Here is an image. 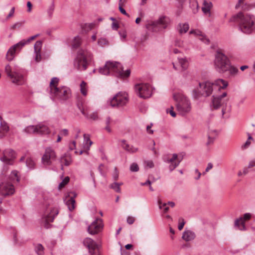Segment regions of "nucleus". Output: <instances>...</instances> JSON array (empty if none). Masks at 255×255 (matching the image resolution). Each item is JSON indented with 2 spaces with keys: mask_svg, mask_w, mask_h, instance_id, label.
Masks as SVG:
<instances>
[{
  "mask_svg": "<svg viewBox=\"0 0 255 255\" xmlns=\"http://www.w3.org/2000/svg\"><path fill=\"white\" fill-rule=\"evenodd\" d=\"M69 180L70 179L69 177L67 176L65 177V178L62 180V181L59 184V187H63L65 185H66L69 182Z\"/></svg>",
  "mask_w": 255,
  "mask_h": 255,
  "instance_id": "obj_43",
  "label": "nucleus"
},
{
  "mask_svg": "<svg viewBox=\"0 0 255 255\" xmlns=\"http://www.w3.org/2000/svg\"><path fill=\"white\" fill-rule=\"evenodd\" d=\"M15 156V152L11 149H8L4 151L3 156L1 157V160L6 164H11Z\"/></svg>",
  "mask_w": 255,
  "mask_h": 255,
  "instance_id": "obj_20",
  "label": "nucleus"
},
{
  "mask_svg": "<svg viewBox=\"0 0 255 255\" xmlns=\"http://www.w3.org/2000/svg\"><path fill=\"white\" fill-rule=\"evenodd\" d=\"M122 147L129 152L134 153L138 150L137 148L134 147L133 146L130 145L129 144L127 143L126 141L125 140H122Z\"/></svg>",
  "mask_w": 255,
  "mask_h": 255,
  "instance_id": "obj_26",
  "label": "nucleus"
},
{
  "mask_svg": "<svg viewBox=\"0 0 255 255\" xmlns=\"http://www.w3.org/2000/svg\"><path fill=\"white\" fill-rule=\"evenodd\" d=\"M60 133L61 135L66 136L68 134V130L67 129H62L60 131Z\"/></svg>",
  "mask_w": 255,
  "mask_h": 255,
  "instance_id": "obj_59",
  "label": "nucleus"
},
{
  "mask_svg": "<svg viewBox=\"0 0 255 255\" xmlns=\"http://www.w3.org/2000/svg\"><path fill=\"white\" fill-rule=\"evenodd\" d=\"M50 132L49 128L42 123L37 124V134H47Z\"/></svg>",
  "mask_w": 255,
  "mask_h": 255,
  "instance_id": "obj_22",
  "label": "nucleus"
},
{
  "mask_svg": "<svg viewBox=\"0 0 255 255\" xmlns=\"http://www.w3.org/2000/svg\"><path fill=\"white\" fill-rule=\"evenodd\" d=\"M21 26H22V23H21V22H16V23H15V24H14L12 26L11 28L12 29H15V28H19Z\"/></svg>",
  "mask_w": 255,
  "mask_h": 255,
  "instance_id": "obj_58",
  "label": "nucleus"
},
{
  "mask_svg": "<svg viewBox=\"0 0 255 255\" xmlns=\"http://www.w3.org/2000/svg\"><path fill=\"white\" fill-rule=\"evenodd\" d=\"M34 250L38 255H44V248L40 244H38L35 245Z\"/></svg>",
  "mask_w": 255,
  "mask_h": 255,
  "instance_id": "obj_32",
  "label": "nucleus"
},
{
  "mask_svg": "<svg viewBox=\"0 0 255 255\" xmlns=\"http://www.w3.org/2000/svg\"><path fill=\"white\" fill-rule=\"evenodd\" d=\"M213 89V84L206 81L203 83H199L198 90L202 95L208 97L212 94Z\"/></svg>",
  "mask_w": 255,
  "mask_h": 255,
  "instance_id": "obj_12",
  "label": "nucleus"
},
{
  "mask_svg": "<svg viewBox=\"0 0 255 255\" xmlns=\"http://www.w3.org/2000/svg\"><path fill=\"white\" fill-rule=\"evenodd\" d=\"M251 217V214L250 213H246L244 215V219L245 220H249Z\"/></svg>",
  "mask_w": 255,
  "mask_h": 255,
  "instance_id": "obj_63",
  "label": "nucleus"
},
{
  "mask_svg": "<svg viewBox=\"0 0 255 255\" xmlns=\"http://www.w3.org/2000/svg\"><path fill=\"white\" fill-rule=\"evenodd\" d=\"M54 5L52 4L51 5L49 6V7L48 8L47 10V14L48 15V16L50 18L52 17L53 12L54 11Z\"/></svg>",
  "mask_w": 255,
  "mask_h": 255,
  "instance_id": "obj_45",
  "label": "nucleus"
},
{
  "mask_svg": "<svg viewBox=\"0 0 255 255\" xmlns=\"http://www.w3.org/2000/svg\"><path fill=\"white\" fill-rule=\"evenodd\" d=\"M137 95L140 98L146 99L151 95V88L148 84H138L135 86Z\"/></svg>",
  "mask_w": 255,
  "mask_h": 255,
  "instance_id": "obj_10",
  "label": "nucleus"
},
{
  "mask_svg": "<svg viewBox=\"0 0 255 255\" xmlns=\"http://www.w3.org/2000/svg\"><path fill=\"white\" fill-rule=\"evenodd\" d=\"M144 165L148 168H152L154 167V163L152 160H147L144 162Z\"/></svg>",
  "mask_w": 255,
  "mask_h": 255,
  "instance_id": "obj_48",
  "label": "nucleus"
},
{
  "mask_svg": "<svg viewBox=\"0 0 255 255\" xmlns=\"http://www.w3.org/2000/svg\"><path fill=\"white\" fill-rule=\"evenodd\" d=\"M83 244L88 249L91 255H100L98 251L97 250V244L92 239L85 238L83 241Z\"/></svg>",
  "mask_w": 255,
  "mask_h": 255,
  "instance_id": "obj_16",
  "label": "nucleus"
},
{
  "mask_svg": "<svg viewBox=\"0 0 255 255\" xmlns=\"http://www.w3.org/2000/svg\"><path fill=\"white\" fill-rule=\"evenodd\" d=\"M110 188L114 190L116 192L121 193V188L119 187V185L118 182H114L109 186Z\"/></svg>",
  "mask_w": 255,
  "mask_h": 255,
  "instance_id": "obj_40",
  "label": "nucleus"
},
{
  "mask_svg": "<svg viewBox=\"0 0 255 255\" xmlns=\"http://www.w3.org/2000/svg\"><path fill=\"white\" fill-rule=\"evenodd\" d=\"M93 27V24L92 23H90V24H85V27H84V28H85V30L89 31V30H90L91 29H92Z\"/></svg>",
  "mask_w": 255,
  "mask_h": 255,
  "instance_id": "obj_55",
  "label": "nucleus"
},
{
  "mask_svg": "<svg viewBox=\"0 0 255 255\" xmlns=\"http://www.w3.org/2000/svg\"><path fill=\"white\" fill-rule=\"evenodd\" d=\"M14 10H15L14 7H13L11 8L9 14L7 16V17H6L7 18H9L10 17H11L12 16H13L14 12Z\"/></svg>",
  "mask_w": 255,
  "mask_h": 255,
  "instance_id": "obj_60",
  "label": "nucleus"
},
{
  "mask_svg": "<svg viewBox=\"0 0 255 255\" xmlns=\"http://www.w3.org/2000/svg\"><path fill=\"white\" fill-rule=\"evenodd\" d=\"M23 131L27 134H37V125L28 126L23 129Z\"/></svg>",
  "mask_w": 255,
  "mask_h": 255,
  "instance_id": "obj_28",
  "label": "nucleus"
},
{
  "mask_svg": "<svg viewBox=\"0 0 255 255\" xmlns=\"http://www.w3.org/2000/svg\"><path fill=\"white\" fill-rule=\"evenodd\" d=\"M212 5H213L211 1H209L207 0H204L203 7H204L205 8H207L211 10V8H212Z\"/></svg>",
  "mask_w": 255,
  "mask_h": 255,
  "instance_id": "obj_44",
  "label": "nucleus"
},
{
  "mask_svg": "<svg viewBox=\"0 0 255 255\" xmlns=\"http://www.w3.org/2000/svg\"><path fill=\"white\" fill-rule=\"evenodd\" d=\"M179 32L180 34L186 33L189 29V24L187 23L184 24H179Z\"/></svg>",
  "mask_w": 255,
  "mask_h": 255,
  "instance_id": "obj_34",
  "label": "nucleus"
},
{
  "mask_svg": "<svg viewBox=\"0 0 255 255\" xmlns=\"http://www.w3.org/2000/svg\"><path fill=\"white\" fill-rule=\"evenodd\" d=\"M152 126V124H150V125L147 126V127H146L147 132L149 134H152L153 133V130L150 129Z\"/></svg>",
  "mask_w": 255,
  "mask_h": 255,
  "instance_id": "obj_56",
  "label": "nucleus"
},
{
  "mask_svg": "<svg viewBox=\"0 0 255 255\" xmlns=\"http://www.w3.org/2000/svg\"><path fill=\"white\" fill-rule=\"evenodd\" d=\"M213 84V87L216 86L218 87V89L220 90L221 89H225L228 85V83L226 81L222 79H218L214 81Z\"/></svg>",
  "mask_w": 255,
  "mask_h": 255,
  "instance_id": "obj_25",
  "label": "nucleus"
},
{
  "mask_svg": "<svg viewBox=\"0 0 255 255\" xmlns=\"http://www.w3.org/2000/svg\"><path fill=\"white\" fill-rule=\"evenodd\" d=\"M123 6H124V5H119V10L120 11V12L122 14H124V15H126V16H128V17H129V14L126 12L125 9L123 8Z\"/></svg>",
  "mask_w": 255,
  "mask_h": 255,
  "instance_id": "obj_50",
  "label": "nucleus"
},
{
  "mask_svg": "<svg viewBox=\"0 0 255 255\" xmlns=\"http://www.w3.org/2000/svg\"><path fill=\"white\" fill-rule=\"evenodd\" d=\"M170 22V18L166 16H160L155 21H152L147 25V28L153 32H158L166 28Z\"/></svg>",
  "mask_w": 255,
  "mask_h": 255,
  "instance_id": "obj_7",
  "label": "nucleus"
},
{
  "mask_svg": "<svg viewBox=\"0 0 255 255\" xmlns=\"http://www.w3.org/2000/svg\"><path fill=\"white\" fill-rule=\"evenodd\" d=\"M235 226L238 227L241 230H244L245 229V223L243 221L242 218L235 220Z\"/></svg>",
  "mask_w": 255,
  "mask_h": 255,
  "instance_id": "obj_33",
  "label": "nucleus"
},
{
  "mask_svg": "<svg viewBox=\"0 0 255 255\" xmlns=\"http://www.w3.org/2000/svg\"><path fill=\"white\" fill-rule=\"evenodd\" d=\"M25 42L20 41L18 43L12 46L7 52L6 58L8 61H11L13 59L15 53L16 51H19L25 45Z\"/></svg>",
  "mask_w": 255,
  "mask_h": 255,
  "instance_id": "obj_17",
  "label": "nucleus"
},
{
  "mask_svg": "<svg viewBox=\"0 0 255 255\" xmlns=\"http://www.w3.org/2000/svg\"><path fill=\"white\" fill-rule=\"evenodd\" d=\"M182 238L186 242L190 241L195 239V234L190 230L185 231L183 232Z\"/></svg>",
  "mask_w": 255,
  "mask_h": 255,
  "instance_id": "obj_24",
  "label": "nucleus"
},
{
  "mask_svg": "<svg viewBox=\"0 0 255 255\" xmlns=\"http://www.w3.org/2000/svg\"><path fill=\"white\" fill-rule=\"evenodd\" d=\"M77 106L79 110L81 111V113L83 115H84L86 118H88V114L85 111V107L83 106V104L81 102H78L77 104Z\"/></svg>",
  "mask_w": 255,
  "mask_h": 255,
  "instance_id": "obj_36",
  "label": "nucleus"
},
{
  "mask_svg": "<svg viewBox=\"0 0 255 255\" xmlns=\"http://www.w3.org/2000/svg\"><path fill=\"white\" fill-rule=\"evenodd\" d=\"M103 227L102 220L97 218L88 228V232L91 235H95L101 232Z\"/></svg>",
  "mask_w": 255,
  "mask_h": 255,
  "instance_id": "obj_14",
  "label": "nucleus"
},
{
  "mask_svg": "<svg viewBox=\"0 0 255 255\" xmlns=\"http://www.w3.org/2000/svg\"><path fill=\"white\" fill-rule=\"evenodd\" d=\"M35 60L36 62H39L41 60V53L40 52H35Z\"/></svg>",
  "mask_w": 255,
  "mask_h": 255,
  "instance_id": "obj_53",
  "label": "nucleus"
},
{
  "mask_svg": "<svg viewBox=\"0 0 255 255\" xmlns=\"http://www.w3.org/2000/svg\"><path fill=\"white\" fill-rule=\"evenodd\" d=\"M99 71L104 75L111 74L120 78L128 77L130 73L129 69L124 71L122 65L119 62L111 61L107 62L103 67L99 68Z\"/></svg>",
  "mask_w": 255,
  "mask_h": 255,
  "instance_id": "obj_3",
  "label": "nucleus"
},
{
  "mask_svg": "<svg viewBox=\"0 0 255 255\" xmlns=\"http://www.w3.org/2000/svg\"><path fill=\"white\" fill-rule=\"evenodd\" d=\"M190 34H195L198 35H202L201 32L199 30H191L190 31Z\"/></svg>",
  "mask_w": 255,
  "mask_h": 255,
  "instance_id": "obj_61",
  "label": "nucleus"
},
{
  "mask_svg": "<svg viewBox=\"0 0 255 255\" xmlns=\"http://www.w3.org/2000/svg\"><path fill=\"white\" fill-rule=\"evenodd\" d=\"M72 161V158L70 154L65 153L63 155L60 159V162L61 164V169H63V165L69 166L71 164Z\"/></svg>",
  "mask_w": 255,
  "mask_h": 255,
  "instance_id": "obj_21",
  "label": "nucleus"
},
{
  "mask_svg": "<svg viewBox=\"0 0 255 255\" xmlns=\"http://www.w3.org/2000/svg\"><path fill=\"white\" fill-rule=\"evenodd\" d=\"M76 148V141H73L71 143L69 144V149L70 150H72Z\"/></svg>",
  "mask_w": 255,
  "mask_h": 255,
  "instance_id": "obj_57",
  "label": "nucleus"
},
{
  "mask_svg": "<svg viewBox=\"0 0 255 255\" xmlns=\"http://www.w3.org/2000/svg\"><path fill=\"white\" fill-rule=\"evenodd\" d=\"M151 176L149 175L148 176V179L146 180V181L145 182L141 183V184H140L141 185H142V186H145L147 185H150L152 183V181L151 180Z\"/></svg>",
  "mask_w": 255,
  "mask_h": 255,
  "instance_id": "obj_51",
  "label": "nucleus"
},
{
  "mask_svg": "<svg viewBox=\"0 0 255 255\" xmlns=\"http://www.w3.org/2000/svg\"><path fill=\"white\" fill-rule=\"evenodd\" d=\"M173 98L174 100L178 102L176 107L180 115L184 116L190 112L191 103L186 97L179 94H174Z\"/></svg>",
  "mask_w": 255,
  "mask_h": 255,
  "instance_id": "obj_6",
  "label": "nucleus"
},
{
  "mask_svg": "<svg viewBox=\"0 0 255 255\" xmlns=\"http://www.w3.org/2000/svg\"><path fill=\"white\" fill-rule=\"evenodd\" d=\"M190 7L192 9L194 13H196L198 10V3L196 0H193L190 2Z\"/></svg>",
  "mask_w": 255,
  "mask_h": 255,
  "instance_id": "obj_37",
  "label": "nucleus"
},
{
  "mask_svg": "<svg viewBox=\"0 0 255 255\" xmlns=\"http://www.w3.org/2000/svg\"><path fill=\"white\" fill-rule=\"evenodd\" d=\"M134 218L130 216L128 217L127 219V223L129 225L132 224L134 223Z\"/></svg>",
  "mask_w": 255,
  "mask_h": 255,
  "instance_id": "obj_54",
  "label": "nucleus"
},
{
  "mask_svg": "<svg viewBox=\"0 0 255 255\" xmlns=\"http://www.w3.org/2000/svg\"><path fill=\"white\" fill-rule=\"evenodd\" d=\"M128 94L125 92H119L110 101V105L113 107H122L128 102Z\"/></svg>",
  "mask_w": 255,
  "mask_h": 255,
  "instance_id": "obj_8",
  "label": "nucleus"
},
{
  "mask_svg": "<svg viewBox=\"0 0 255 255\" xmlns=\"http://www.w3.org/2000/svg\"><path fill=\"white\" fill-rule=\"evenodd\" d=\"M56 153L55 151L50 147L46 148L45 153L42 157V163L44 166L50 165L52 161L55 160L56 158Z\"/></svg>",
  "mask_w": 255,
  "mask_h": 255,
  "instance_id": "obj_13",
  "label": "nucleus"
},
{
  "mask_svg": "<svg viewBox=\"0 0 255 255\" xmlns=\"http://www.w3.org/2000/svg\"><path fill=\"white\" fill-rule=\"evenodd\" d=\"M9 178L10 181L12 183L18 182L20 180L16 171H12L9 175Z\"/></svg>",
  "mask_w": 255,
  "mask_h": 255,
  "instance_id": "obj_30",
  "label": "nucleus"
},
{
  "mask_svg": "<svg viewBox=\"0 0 255 255\" xmlns=\"http://www.w3.org/2000/svg\"><path fill=\"white\" fill-rule=\"evenodd\" d=\"M42 45V42L41 41H37L34 46V52H41V49Z\"/></svg>",
  "mask_w": 255,
  "mask_h": 255,
  "instance_id": "obj_39",
  "label": "nucleus"
},
{
  "mask_svg": "<svg viewBox=\"0 0 255 255\" xmlns=\"http://www.w3.org/2000/svg\"><path fill=\"white\" fill-rule=\"evenodd\" d=\"M254 166H255V160L250 161L248 165V168H251Z\"/></svg>",
  "mask_w": 255,
  "mask_h": 255,
  "instance_id": "obj_64",
  "label": "nucleus"
},
{
  "mask_svg": "<svg viewBox=\"0 0 255 255\" xmlns=\"http://www.w3.org/2000/svg\"><path fill=\"white\" fill-rule=\"evenodd\" d=\"M164 161L168 163H170L169 166V169L170 171H172L176 167H177L180 162L182 160L181 159H179L178 157V155L176 153H174L172 155V157L171 158H163Z\"/></svg>",
  "mask_w": 255,
  "mask_h": 255,
  "instance_id": "obj_18",
  "label": "nucleus"
},
{
  "mask_svg": "<svg viewBox=\"0 0 255 255\" xmlns=\"http://www.w3.org/2000/svg\"><path fill=\"white\" fill-rule=\"evenodd\" d=\"M213 168V164L212 163H209L207 165V167L205 169V172H208L210 169Z\"/></svg>",
  "mask_w": 255,
  "mask_h": 255,
  "instance_id": "obj_62",
  "label": "nucleus"
},
{
  "mask_svg": "<svg viewBox=\"0 0 255 255\" xmlns=\"http://www.w3.org/2000/svg\"><path fill=\"white\" fill-rule=\"evenodd\" d=\"M76 196V194L74 193V196L73 197H71L66 201V204L68 206L69 210L71 211L75 208V200L74 198Z\"/></svg>",
  "mask_w": 255,
  "mask_h": 255,
  "instance_id": "obj_27",
  "label": "nucleus"
},
{
  "mask_svg": "<svg viewBox=\"0 0 255 255\" xmlns=\"http://www.w3.org/2000/svg\"><path fill=\"white\" fill-rule=\"evenodd\" d=\"M93 120H97L98 119V114L97 112L92 113L90 116L88 115V118Z\"/></svg>",
  "mask_w": 255,
  "mask_h": 255,
  "instance_id": "obj_49",
  "label": "nucleus"
},
{
  "mask_svg": "<svg viewBox=\"0 0 255 255\" xmlns=\"http://www.w3.org/2000/svg\"><path fill=\"white\" fill-rule=\"evenodd\" d=\"M227 96V93L224 92L220 96L213 95L212 97L211 108L212 109H218L224 104H226L228 100H223V98Z\"/></svg>",
  "mask_w": 255,
  "mask_h": 255,
  "instance_id": "obj_11",
  "label": "nucleus"
},
{
  "mask_svg": "<svg viewBox=\"0 0 255 255\" xmlns=\"http://www.w3.org/2000/svg\"><path fill=\"white\" fill-rule=\"evenodd\" d=\"M58 214V211L57 209H53L51 210L50 212L48 214H45L43 216V220L45 222L44 227L46 228L49 227V223L52 222L55 216Z\"/></svg>",
  "mask_w": 255,
  "mask_h": 255,
  "instance_id": "obj_19",
  "label": "nucleus"
},
{
  "mask_svg": "<svg viewBox=\"0 0 255 255\" xmlns=\"http://www.w3.org/2000/svg\"><path fill=\"white\" fill-rule=\"evenodd\" d=\"M130 170L132 172H137L139 170L138 165L135 163H132L130 166Z\"/></svg>",
  "mask_w": 255,
  "mask_h": 255,
  "instance_id": "obj_42",
  "label": "nucleus"
},
{
  "mask_svg": "<svg viewBox=\"0 0 255 255\" xmlns=\"http://www.w3.org/2000/svg\"><path fill=\"white\" fill-rule=\"evenodd\" d=\"M92 54L87 50L80 49L74 61V67L79 70H85L87 65L92 59Z\"/></svg>",
  "mask_w": 255,
  "mask_h": 255,
  "instance_id": "obj_5",
  "label": "nucleus"
},
{
  "mask_svg": "<svg viewBox=\"0 0 255 255\" xmlns=\"http://www.w3.org/2000/svg\"><path fill=\"white\" fill-rule=\"evenodd\" d=\"M81 43V39L78 36H77L75 37L73 39L72 44V47L73 48L77 49L80 46Z\"/></svg>",
  "mask_w": 255,
  "mask_h": 255,
  "instance_id": "obj_35",
  "label": "nucleus"
},
{
  "mask_svg": "<svg viewBox=\"0 0 255 255\" xmlns=\"http://www.w3.org/2000/svg\"><path fill=\"white\" fill-rule=\"evenodd\" d=\"M113 177L114 180L116 181L119 178V173L117 170V167L115 168V171L113 175Z\"/></svg>",
  "mask_w": 255,
  "mask_h": 255,
  "instance_id": "obj_52",
  "label": "nucleus"
},
{
  "mask_svg": "<svg viewBox=\"0 0 255 255\" xmlns=\"http://www.w3.org/2000/svg\"><path fill=\"white\" fill-rule=\"evenodd\" d=\"M9 130V126L6 122L1 121L0 124V137L2 138L5 135Z\"/></svg>",
  "mask_w": 255,
  "mask_h": 255,
  "instance_id": "obj_23",
  "label": "nucleus"
},
{
  "mask_svg": "<svg viewBox=\"0 0 255 255\" xmlns=\"http://www.w3.org/2000/svg\"><path fill=\"white\" fill-rule=\"evenodd\" d=\"M14 188L12 183L9 182H3L0 184V194L6 196L14 194Z\"/></svg>",
  "mask_w": 255,
  "mask_h": 255,
  "instance_id": "obj_15",
  "label": "nucleus"
},
{
  "mask_svg": "<svg viewBox=\"0 0 255 255\" xmlns=\"http://www.w3.org/2000/svg\"><path fill=\"white\" fill-rule=\"evenodd\" d=\"M214 64L217 72L220 74L228 72V78L235 77L239 72V69L232 64L230 59L222 49H219L216 51Z\"/></svg>",
  "mask_w": 255,
  "mask_h": 255,
  "instance_id": "obj_1",
  "label": "nucleus"
},
{
  "mask_svg": "<svg viewBox=\"0 0 255 255\" xmlns=\"http://www.w3.org/2000/svg\"><path fill=\"white\" fill-rule=\"evenodd\" d=\"M178 62L180 65V67L181 68V70L183 71L186 69L188 67V61L186 58H178Z\"/></svg>",
  "mask_w": 255,
  "mask_h": 255,
  "instance_id": "obj_31",
  "label": "nucleus"
},
{
  "mask_svg": "<svg viewBox=\"0 0 255 255\" xmlns=\"http://www.w3.org/2000/svg\"><path fill=\"white\" fill-rule=\"evenodd\" d=\"M80 91L83 95H87V83L83 81L80 84Z\"/></svg>",
  "mask_w": 255,
  "mask_h": 255,
  "instance_id": "obj_38",
  "label": "nucleus"
},
{
  "mask_svg": "<svg viewBox=\"0 0 255 255\" xmlns=\"http://www.w3.org/2000/svg\"><path fill=\"white\" fill-rule=\"evenodd\" d=\"M39 35V34H36L35 35H33V36H32L29 37L27 40L23 39V40H21L20 41L25 42L24 43H25V45L26 43H29L31 40H34L36 37H37Z\"/></svg>",
  "mask_w": 255,
  "mask_h": 255,
  "instance_id": "obj_47",
  "label": "nucleus"
},
{
  "mask_svg": "<svg viewBox=\"0 0 255 255\" xmlns=\"http://www.w3.org/2000/svg\"><path fill=\"white\" fill-rule=\"evenodd\" d=\"M179 221L180 222V223L178 225V228L179 230L181 231V230L183 229V227L185 224V222H184V219L182 218H179Z\"/></svg>",
  "mask_w": 255,
  "mask_h": 255,
  "instance_id": "obj_46",
  "label": "nucleus"
},
{
  "mask_svg": "<svg viewBox=\"0 0 255 255\" xmlns=\"http://www.w3.org/2000/svg\"><path fill=\"white\" fill-rule=\"evenodd\" d=\"M27 166L29 168H33L34 166V162L30 158H27L26 160Z\"/></svg>",
  "mask_w": 255,
  "mask_h": 255,
  "instance_id": "obj_41",
  "label": "nucleus"
},
{
  "mask_svg": "<svg viewBox=\"0 0 255 255\" xmlns=\"http://www.w3.org/2000/svg\"><path fill=\"white\" fill-rule=\"evenodd\" d=\"M230 21L238 22L239 28L245 33L250 34L255 30V16L253 15L239 12L233 15Z\"/></svg>",
  "mask_w": 255,
  "mask_h": 255,
  "instance_id": "obj_2",
  "label": "nucleus"
},
{
  "mask_svg": "<svg viewBox=\"0 0 255 255\" xmlns=\"http://www.w3.org/2000/svg\"><path fill=\"white\" fill-rule=\"evenodd\" d=\"M158 204L159 206V208L161 209L162 207H164V213H167L169 210V207H167L166 205H168L171 207H173L175 206L174 202L172 201H169L167 203H164L163 204H162L161 201L159 200L158 201Z\"/></svg>",
  "mask_w": 255,
  "mask_h": 255,
  "instance_id": "obj_29",
  "label": "nucleus"
},
{
  "mask_svg": "<svg viewBox=\"0 0 255 255\" xmlns=\"http://www.w3.org/2000/svg\"><path fill=\"white\" fill-rule=\"evenodd\" d=\"M59 79L53 77L49 84L50 93L52 97L61 101H65L71 97L70 89L65 86L58 87Z\"/></svg>",
  "mask_w": 255,
  "mask_h": 255,
  "instance_id": "obj_4",
  "label": "nucleus"
},
{
  "mask_svg": "<svg viewBox=\"0 0 255 255\" xmlns=\"http://www.w3.org/2000/svg\"><path fill=\"white\" fill-rule=\"evenodd\" d=\"M5 72L7 76L12 80V83L18 85H21L23 83L24 80L23 75L19 73L17 70H13V71H12L9 64L5 66Z\"/></svg>",
  "mask_w": 255,
  "mask_h": 255,
  "instance_id": "obj_9",
  "label": "nucleus"
}]
</instances>
